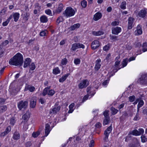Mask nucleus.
<instances>
[{
  "mask_svg": "<svg viewBox=\"0 0 147 147\" xmlns=\"http://www.w3.org/2000/svg\"><path fill=\"white\" fill-rule=\"evenodd\" d=\"M74 62V63L76 65H78L80 63V60L79 59H75Z\"/></svg>",
  "mask_w": 147,
  "mask_h": 147,
  "instance_id": "nucleus-48",
  "label": "nucleus"
},
{
  "mask_svg": "<svg viewBox=\"0 0 147 147\" xmlns=\"http://www.w3.org/2000/svg\"><path fill=\"white\" fill-rule=\"evenodd\" d=\"M126 1H123L121 3V5L120 6V7L122 9H125L126 8Z\"/></svg>",
  "mask_w": 147,
  "mask_h": 147,
  "instance_id": "nucleus-28",
  "label": "nucleus"
},
{
  "mask_svg": "<svg viewBox=\"0 0 147 147\" xmlns=\"http://www.w3.org/2000/svg\"><path fill=\"white\" fill-rule=\"evenodd\" d=\"M26 147H30L31 145V143L30 142H27L26 144Z\"/></svg>",
  "mask_w": 147,
  "mask_h": 147,
  "instance_id": "nucleus-62",
  "label": "nucleus"
},
{
  "mask_svg": "<svg viewBox=\"0 0 147 147\" xmlns=\"http://www.w3.org/2000/svg\"><path fill=\"white\" fill-rule=\"evenodd\" d=\"M31 61V60L30 58H26L24 62V67L26 68L29 65Z\"/></svg>",
  "mask_w": 147,
  "mask_h": 147,
  "instance_id": "nucleus-18",
  "label": "nucleus"
},
{
  "mask_svg": "<svg viewBox=\"0 0 147 147\" xmlns=\"http://www.w3.org/2000/svg\"><path fill=\"white\" fill-rule=\"evenodd\" d=\"M88 95H85L83 98V100L84 101L85 100L88 99Z\"/></svg>",
  "mask_w": 147,
  "mask_h": 147,
  "instance_id": "nucleus-63",
  "label": "nucleus"
},
{
  "mask_svg": "<svg viewBox=\"0 0 147 147\" xmlns=\"http://www.w3.org/2000/svg\"><path fill=\"white\" fill-rule=\"evenodd\" d=\"M45 13L47 14L48 15H51V10L48 9V10H46L45 11Z\"/></svg>",
  "mask_w": 147,
  "mask_h": 147,
  "instance_id": "nucleus-58",
  "label": "nucleus"
},
{
  "mask_svg": "<svg viewBox=\"0 0 147 147\" xmlns=\"http://www.w3.org/2000/svg\"><path fill=\"white\" fill-rule=\"evenodd\" d=\"M108 111H105L103 113V115L105 118H110L108 114Z\"/></svg>",
  "mask_w": 147,
  "mask_h": 147,
  "instance_id": "nucleus-50",
  "label": "nucleus"
},
{
  "mask_svg": "<svg viewBox=\"0 0 147 147\" xmlns=\"http://www.w3.org/2000/svg\"><path fill=\"white\" fill-rule=\"evenodd\" d=\"M60 71L59 70V68L58 67H55L54 68L53 70V73L54 74L56 75L60 73Z\"/></svg>",
  "mask_w": 147,
  "mask_h": 147,
  "instance_id": "nucleus-27",
  "label": "nucleus"
},
{
  "mask_svg": "<svg viewBox=\"0 0 147 147\" xmlns=\"http://www.w3.org/2000/svg\"><path fill=\"white\" fill-rule=\"evenodd\" d=\"M69 75V74L68 73L65 74L63 76L60 78L59 79V81L60 82H63L67 78L68 76Z\"/></svg>",
  "mask_w": 147,
  "mask_h": 147,
  "instance_id": "nucleus-23",
  "label": "nucleus"
},
{
  "mask_svg": "<svg viewBox=\"0 0 147 147\" xmlns=\"http://www.w3.org/2000/svg\"><path fill=\"white\" fill-rule=\"evenodd\" d=\"M80 26V25L79 24H74L73 26H72L71 27V30H74L76 28H78Z\"/></svg>",
  "mask_w": 147,
  "mask_h": 147,
  "instance_id": "nucleus-30",
  "label": "nucleus"
},
{
  "mask_svg": "<svg viewBox=\"0 0 147 147\" xmlns=\"http://www.w3.org/2000/svg\"><path fill=\"white\" fill-rule=\"evenodd\" d=\"M134 18L129 17L128 18V22L127 24V28L128 29L130 30L133 27L132 24L134 21Z\"/></svg>",
  "mask_w": 147,
  "mask_h": 147,
  "instance_id": "nucleus-9",
  "label": "nucleus"
},
{
  "mask_svg": "<svg viewBox=\"0 0 147 147\" xmlns=\"http://www.w3.org/2000/svg\"><path fill=\"white\" fill-rule=\"evenodd\" d=\"M50 125L48 123L45 125V136H47L49 134L50 130Z\"/></svg>",
  "mask_w": 147,
  "mask_h": 147,
  "instance_id": "nucleus-19",
  "label": "nucleus"
},
{
  "mask_svg": "<svg viewBox=\"0 0 147 147\" xmlns=\"http://www.w3.org/2000/svg\"><path fill=\"white\" fill-rule=\"evenodd\" d=\"M143 112L144 114L147 115V108H145L143 110Z\"/></svg>",
  "mask_w": 147,
  "mask_h": 147,
  "instance_id": "nucleus-64",
  "label": "nucleus"
},
{
  "mask_svg": "<svg viewBox=\"0 0 147 147\" xmlns=\"http://www.w3.org/2000/svg\"><path fill=\"white\" fill-rule=\"evenodd\" d=\"M138 82L141 84L147 85V77L145 75H142L138 80Z\"/></svg>",
  "mask_w": 147,
  "mask_h": 147,
  "instance_id": "nucleus-6",
  "label": "nucleus"
},
{
  "mask_svg": "<svg viewBox=\"0 0 147 147\" xmlns=\"http://www.w3.org/2000/svg\"><path fill=\"white\" fill-rule=\"evenodd\" d=\"M95 127L97 128H100L101 127V124L100 122H98L95 125Z\"/></svg>",
  "mask_w": 147,
  "mask_h": 147,
  "instance_id": "nucleus-57",
  "label": "nucleus"
},
{
  "mask_svg": "<svg viewBox=\"0 0 147 147\" xmlns=\"http://www.w3.org/2000/svg\"><path fill=\"white\" fill-rule=\"evenodd\" d=\"M29 68L30 70H34L36 68L34 63H32L31 65H29Z\"/></svg>",
  "mask_w": 147,
  "mask_h": 147,
  "instance_id": "nucleus-39",
  "label": "nucleus"
},
{
  "mask_svg": "<svg viewBox=\"0 0 147 147\" xmlns=\"http://www.w3.org/2000/svg\"><path fill=\"white\" fill-rule=\"evenodd\" d=\"M7 133L5 131H4L1 133L0 136L1 137H3L7 134Z\"/></svg>",
  "mask_w": 147,
  "mask_h": 147,
  "instance_id": "nucleus-60",
  "label": "nucleus"
},
{
  "mask_svg": "<svg viewBox=\"0 0 147 147\" xmlns=\"http://www.w3.org/2000/svg\"><path fill=\"white\" fill-rule=\"evenodd\" d=\"M100 45L99 42L97 40H94L93 41L91 44V47L93 50H95L98 48Z\"/></svg>",
  "mask_w": 147,
  "mask_h": 147,
  "instance_id": "nucleus-11",
  "label": "nucleus"
},
{
  "mask_svg": "<svg viewBox=\"0 0 147 147\" xmlns=\"http://www.w3.org/2000/svg\"><path fill=\"white\" fill-rule=\"evenodd\" d=\"M104 33L103 32L101 31H93L92 32V34L96 36H99L103 35Z\"/></svg>",
  "mask_w": 147,
  "mask_h": 147,
  "instance_id": "nucleus-22",
  "label": "nucleus"
},
{
  "mask_svg": "<svg viewBox=\"0 0 147 147\" xmlns=\"http://www.w3.org/2000/svg\"><path fill=\"white\" fill-rule=\"evenodd\" d=\"M141 138L142 142L144 143L147 141V138L144 135H142L141 137Z\"/></svg>",
  "mask_w": 147,
  "mask_h": 147,
  "instance_id": "nucleus-36",
  "label": "nucleus"
},
{
  "mask_svg": "<svg viewBox=\"0 0 147 147\" xmlns=\"http://www.w3.org/2000/svg\"><path fill=\"white\" fill-rule=\"evenodd\" d=\"M36 97L35 96L32 97L30 100V106L32 108H34L35 107L36 104Z\"/></svg>",
  "mask_w": 147,
  "mask_h": 147,
  "instance_id": "nucleus-12",
  "label": "nucleus"
},
{
  "mask_svg": "<svg viewBox=\"0 0 147 147\" xmlns=\"http://www.w3.org/2000/svg\"><path fill=\"white\" fill-rule=\"evenodd\" d=\"M94 145V141L92 140H91L89 144V147H93Z\"/></svg>",
  "mask_w": 147,
  "mask_h": 147,
  "instance_id": "nucleus-54",
  "label": "nucleus"
},
{
  "mask_svg": "<svg viewBox=\"0 0 147 147\" xmlns=\"http://www.w3.org/2000/svg\"><path fill=\"white\" fill-rule=\"evenodd\" d=\"M101 60L100 59H98L96 61V63L95 67V69L96 70L98 71L100 68L101 66L100 63Z\"/></svg>",
  "mask_w": 147,
  "mask_h": 147,
  "instance_id": "nucleus-17",
  "label": "nucleus"
},
{
  "mask_svg": "<svg viewBox=\"0 0 147 147\" xmlns=\"http://www.w3.org/2000/svg\"><path fill=\"white\" fill-rule=\"evenodd\" d=\"M10 123L11 124L13 125H14L15 123V119L13 118H11L10 120Z\"/></svg>",
  "mask_w": 147,
  "mask_h": 147,
  "instance_id": "nucleus-56",
  "label": "nucleus"
},
{
  "mask_svg": "<svg viewBox=\"0 0 147 147\" xmlns=\"http://www.w3.org/2000/svg\"><path fill=\"white\" fill-rule=\"evenodd\" d=\"M13 18L14 21L16 22L19 18L20 14L18 13L17 12L13 13Z\"/></svg>",
  "mask_w": 147,
  "mask_h": 147,
  "instance_id": "nucleus-20",
  "label": "nucleus"
},
{
  "mask_svg": "<svg viewBox=\"0 0 147 147\" xmlns=\"http://www.w3.org/2000/svg\"><path fill=\"white\" fill-rule=\"evenodd\" d=\"M77 49H78L76 43H75L72 45L71 49L73 51H75Z\"/></svg>",
  "mask_w": 147,
  "mask_h": 147,
  "instance_id": "nucleus-41",
  "label": "nucleus"
},
{
  "mask_svg": "<svg viewBox=\"0 0 147 147\" xmlns=\"http://www.w3.org/2000/svg\"><path fill=\"white\" fill-rule=\"evenodd\" d=\"M78 49L82 48L84 49L85 47L84 46L83 44L79 43H76Z\"/></svg>",
  "mask_w": 147,
  "mask_h": 147,
  "instance_id": "nucleus-44",
  "label": "nucleus"
},
{
  "mask_svg": "<svg viewBox=\"0 0 147 147\" xmlns=\"http://www.w3.org/2000/svg\"><path fill=\"white\" fill-rule=\"evenodd\" d=\"M67 62V59L66 58H65L62 59L61 61V64L63 65H65Z\"/></svg>",
  "mask_w": 147,
  "mask_h": 147,
  "instance_id": "nucleus-47",
  "label": "nucleus"
},
{
  "mask_svg": "<svg viewBox=\"0 0 147 147\" xmlns=\"http://www.w3.org/2000/svg\"><path fill=\"white\" fill-rule=\"evenodd\" d=\"M40 134V132L39 131L34 132L32 134V136L34 138H36Z\"/></svg>",
  "mask_w": 147,
  "mask_h": 147,
  "instance_id": "nucleus-43",
  "label": "nucleus"
},
{
  "mask_svg": "<svg viewBox=\"0 0 147 147\" xmlns=\"http://www.w3.org/2000/svg\"><path fill=\"white\" fill-rule=\"evenodd\" d=\"M112 130V127L111 125L108 127L104 131V134L105 136V137L104 138L105 140H106L108 139L109 135L110 133L111 132Z\"/></svg>",
  "mask_w": 147,
  "mask_h": 147,
  "instance_id": "nucleus-7",
  "label": "nucleus"
},
{
  "mask_svg": "<svg viewBox=\"0 0 147 147\" xmlns=\"http://www.w3.org/2000/svg\"><path fill=\"white\" fill-rule=\"evenodd\" d=\"M128 59L127 58L124 59L122 61V67H123L126 66L127 64L128 61Z\"/></svg>",
  "mask_w": 147,
  "mask_h": 147,
  "instance_id": "nucleus-31",
  "label": "nucleus"
},
{
  "mask_svg": "<svg viewBox=\"0 0 147 147\" xmlns=\"http://www.w3.org/2000/svg\"><path fill=\"white\" fill-rule=\"evenodd\" d=\"M4 46H6L9 43V41L7 40L5 41L2 43Z\"/></svg>",
  "mask_w": 147,
  "mask_h": 147,
  "instance_id": "nucleus-61",
  "label": "nucleus"
},
{
  "mask_svg": "<svg viewBox=\"0 0 147 147\" xmlns=\"http://www.w3.org/2000/svg\"><path fill=\"white\" fill-rule=\"evenodd\" d=\"M50 86L45 88L43 90L42 93V95L45 96L47 94L49 96H53L54 94L55 91L53 90L50 89Z\"/></svg>",
  "mask_w": 147,
  "mask_h": 147,
  "instance_id": "nucleus-3",
  "label": "nucleus"
},
{
  "mask_svg": "<svg viewBox=\"0 0 147 147\" xmlns=\"http://www.w3.org/2000/svg\"><path fill=\"white\" fill-rule=\"evenodd\" d=\"M102 16V14L99 12H98L94 15L93 19L94 20L97 21L100 19Z\"/></svg>",
  "mask_w": 147,
  "mask_h": 147,
  "instance_id": "nucleus-16",
  "label": "nucleus"
},
{
  "mask_svg": "<svg viewBox=\"0 0 147 147\" xmlns=\"http://www.w3.org/2000/svg\"><path fill=\"white\" fill-rule=\"evenodd\" d=\"M40 22L42 23H46L48 21V18L45 16H42L40 18Z\"/></svg>",
  "mask_w": 147,
  "mask_h": 147,
  "instance_id": "nucleus-24",
  "label": "nucleus"
},
{
  "mask_svg": "<svg viewBox=\"0 0 147 147\" xmlns=\"http://www.w3.org/2000/svg\"><path fill=\"white\" fill-rule=\"evenodd\" d=\"M7 107L6 105L0 107V114L5 112L7 110Z\"/></svg>",
  "mask_w": 147,
  "mask_h": 147,
  "instance_id": "nucleus-26",
  "label": "nucleus"
},
{
  "mask_svg": "<svg viewBox=\"0 0 147 147\" xmlns=\"http://www.w3.org/2000/svg\"><path fill=\"white\" fill-rule=\"evenodd\" d=\"M87 2L85 0H83L81 2V5L83 8H85L87 6Z\"/></svg>",
  "mask_w": 147,
  "mask_h": 147,
  "instance_id": "nucleus-38",
  "label": "nucleus"
},
{
  "mask_svg": "<svg viewBox=\"0 0 147 147\" xmlns=\"http://www.w3.org/2000/svg\"><path fill=\"white\" fill-rule=\"evenodd\" d=\"M63 21V18L62 16L59 17L57 19L56 22L57 24H58L61 22H62Z\"/></svg>",
  "mask_w": 147,
  "mask_h": 147,
  "instance_id": "nucleus-33",
  "label": "nucleus"
},
{
  "mask_svg": "<svg viewBox=\"0 0 147 147\" xmlns=\"http://www.w3.org/2000/svg\"><path fill=\"white\" fill-rule=\"evenodd\" d=\"M39 102L42 104H45L46 103V100L45 98H40L39 100Z\"/></svg>",
  "mask_w": 147,
  "mask_h": 147,
  "instance_id": "nucleus-45",
  "label": "nucleus"
},
{
  "mask_svg": "<svg viewBox=\"0 0 147 147\" xmlns=\"http://www.w3.org/2000/svg\"><path fill=\"white\" fill-rule=\"evenodd\" d=\"M63 5L61 3L59 4L58 7L57 9V12L58 13H59L61 12L63 10Z\"/></svg>",
  "mask_w": 147,
  "mask_h": 147,
  "instance_id": "nucleus-25",
  "label": "nucleus"
},
{
  "mask_svg": "<svg viewBox=\"0 0 147 147\" xmlns=\"http://www.w3.org/2000/svg\"><path fill=\"white\" fill-rule=\"evenodd\" d=\"M142 33V31L141 27L140 25H138L137 27L136 30L134 32L135 35L138 36L141 34Z\"/></svg>",
  "mask_w": 147,
  "mask_h": 147,
  "instance_id": "nucleus-13",
  "label": "nucleus"
},
{
  "mask_svg": "<svg viewBox=\"0 0 147 147\" xmlns=\"http://www.w3.org/2000/svg\"><path fill=\"white\" fill-rule=\"evenodd\" d=\"M121 31V28L117 26L112 28V33L113 34L117 35Z\"/></svg>",
  "mask_w": 147,
  "mask_h": 147,
  "instance_id": "nucleus-10",
  "label": "nucleus"
},
{
  "mask_svg": "<svg viewBox=\"0 0 147 147\" xmlns=\"http://www.w3.org/2000/svg\"><path fill=\"white\" fill-rule=\"evenodd\" d=\"M11 130V127L10 126H8L6 129L5 131L7 134Z\"/></svg>",
  "mask_w": 147,
  "mask_h": 147,
  "instance_id": "nucleus-52",
  "label": "nucleus"
},
{
  "mask_svg": "<svg viewBox=\"0 0 147 147\" xmlns=\"http://www.w3.org/2000/svg\"><path fill=\"white\" fill-rule=\"evenodd\" d=\"M23 58L22 55L18 53L10 59L9 63L11 65L21 66L23 63Z\"/></svg>",
  "mask_w": 147,
  "mask_h": 147,
  "instance_id": "nucleus-1",
  "label": "nucleus"
},
{
  "mask_svg": "<svg viewBox=\"0 0 147 147\" xmlns=\"http://www.w3.org/2000/svg\"><path fill=\"white\" fill-rule=\"evenodd\" d=\"M110 45L109 44H108L103 47V50L105 51L109 50L110 48Z\"/></svg>",
  "mask_w": 147,
  "mask_h": 147,
  "instance_id": "nucleus-35",
  "label": "nucleus"
},
{
  "mask_svg": "<svg viewBox=\"0 0 147 147\" xmlns=\"http://www.w3.org/2000/svg\"><path fill=\"white\" fill-rule=\"evenodd\" d=\"M20 135L19 133L17 131H16L13 134V138L14 140H17L20 139Z\"/></svg>",
  "mask_w": 147,
  "mask_h": 147,
  "instance_id": "nucleus-21",
  "label": "nucleus"
},
{
  "mask_svg": "<svg viewBox=\"0 0 147 147\" xmlns=\"http://www.w3.org/2000/svg\"><path fill=\"white\" fill-rule=\"evenodd\" d=\"M110 118H105L103 120V125H105L108 124L110 122Z\"/></svg>",
  "mask_w": 147,
  "mask_h": 147,
  "instance_id": "nucleus-32",
  "label": "nucleus"
},
{
  "mask_svg": "<svg viewBox=\"0 0 147 147\" xmlns=\"http://www.w3.org/2000/svg\"><path fill=\"white\" fill-rule=\"evenodd\" d=\"M142 51L143 52H145L147 51V43L145 42L143 44Z\"/></svg>",
  "mask_w": 147,
  "mask_h": 147,
  "instance_id": "nucleus-34",
  "label": "nucleus"
},
{
  "mask_svg": "<svg viewBox=\"0 0 147 147\" xmlns=\"http://www.w3.org/2000/svg\"><path fill=\"white\" fill-rule=\"evenodd\" d=\"M28 101L26 100H21L18 103V107L19 110L22 109H25L28 106Z\"/></svg>",
  "mask_w": 147,
  "mask_h": 147,
  "instance_id": "nucleus-4",
  "label": "nucleus"
},
{
  "mask_svg": "<svg viewBox=\"0 0 147 147\" xmlns=\"http://www.w3.org/2000/svg\"><path fill=\"white\" fill-rule=\"evenodd\" d=\"M119 24V22H118L117 21H114L113 22L111 23V25L112 26H115L118 25Z\"/></svg>",
  "mask_w": 147,
  "mask_h": 147,
  "instance_id": "nucleus-55",
  "label": "nucleus"
},
{
  "mask_svg": "<svg viewBox=\"0 0 147 147\" xmlns=\"http://www.w3.org/2000/svg\"><path fill=\"white\" fill-rule=\"evenodd\" d=\"M60 108L61 107L60 106L55 107L54 108H53L52 110H50V114H54L56 113L59 111Z\"/></svg>",
  "mask_w": 147,
  "mask_h": 147,
  "instance_id": "nucleus-15",
  "label": "nucleus"
},
{
  "mask_svg": "<svg viewBox=\"0 0 147 147\" xmlns=\"http://www.w3.org/2000/svg\"><path fill=\"white\" fill-rule=\"evenodd\" d=\"M139 101L138 105V107H141L143 105L144 102L142 100H140V98Z\"/></svg>",
  "mask_w": 147,
  "mask_h": 147,
  "instance_id": "nucleus-40",
  "label": "nucleus"
},
{
  "mask_svg": "<svg viewBox=\"0 0 147 147\" xmlns=\"http://www.w3.org/2000/svg\"><path fill=\"white\" fill-rule=\"evenodd\" d=\"M135 98L136 97L134 95L130 96L129 97V101L130 102H133L135 100Z\"/></svg>",
  "mask_w": 147,
  "mask_h": 147,
  "instance_id": "nucleus-46",
  "label": "nucleus"
},
{
  "mask_svg": "<svg viewBox=\"0 0 147 147\" xmlns=\"http://www.w3.org/2000/svg\"><path fill=\"white\" fill-rule=\"evenodd\" d=\"M147 11L145 9H143L140 11L138 14V16L141 18H144L146 15Z\"/></svg>",
  "mask_w": 147,
  "mask_h": 147,
  "instance_id": "nucleus-14",
  "label": "nucleus"
},
{
  "mask_svg": "<svg viewBox=\"0 0 147 147\" xmlns=\"http://www.w3.org/2000/svg\"><path fill=\"white\" fill-rule=\"evenodd\" d=\"M29 117L28 115L26 113L24 115L22 116V119L26 121L28 120Z\"/></svg>",
  "mask_w": 147,
  "mask_h": 147,
  "instance_id": "nucleus-42",
  "label": "nucleus"
},
{
  "mask_svg": "<svg viewBox=\"0 0 147 147\" xmlns=\"http://www.w3.org/2000/svg\"><path fill=\"white\" fill-rule=\"evenodd\" d=\"M110 39L111 40H117V36L115 35H110Z\"/></svg>",
  "mask_w": 147,
  "mask_h": 147,
  "instance_id": "nucleus-53",
  "label": "nucleus"
},
{
  "mask_svg": "<svg viewBox=\"0 0 147 147\" xmlns=\"http://www.w3.org/2000/svg\"><path fill=\"white\" fill-rule=\"evenodd\" d=\"M75 13L74 10L71 7L66 8L63 13V16L66 18H68L74 15Z\"/></svg>",
  "mask_w": 147,
  "mask_h": 147,
  "instance_id": "nucleus-2",
  "label": "nucleus"
},
{
  "mask_svg": "<svg viewBox=\"0 0 147 147\" xmlns=\"http://www.w3.org/2000/svg\"><path fill=\"white\" fill-rule=\"evenodd\" d=\"M48 31L47 30H44L41 32L40 33V36H44L46 35Z\"/></svg>",
  "mask_w": 147,
  "mask_h": 147,
  "instance_id": "nucleus-37",
  "label": "nucleus"
},
{
  "mask_svg": "<svg viewBox=\"0 0 147 147\" xmlns=\"http://www.w3.org/2000/svg\"><path fill=\"white\" fill-rule=\"evenodd\" d=\"M24 19L27 21L28 20L29 17V14L27 13H26L24 14Z\"/></svg>",
  "mask_w": 147,
  "mask_h": 147,
  "instance_id": "nucleus-49",
  "label": "nucleus"
},
{
  "mask_svg": "<svg viewBox=\"0 0 147 147\" xmlns=\"http://www.w3.org/2000/svg\"><path fill=\"white\" fill-rule=\"evenodd\" d=\"M111 111L113 115H115L118 112V110L112 107L111 108Z\"/></svg>",
  "mask_w": 147,
  "mask_h": 147,
  "instance_id": "nucleus-29",
  "label": "nucleus"
},
{
  "mask_svg": "<svg viewBox=\"0 0 147 147\" xmlns=\"http://www.w3.org/2000/svg\"><path fill=\"white\" fill-rule=\"evenodd\" d=\"M88 81L87 80H83L78 85V87L80 89L86 87L88 85Z\"/></svg>",
  "mask_w": 147,
  "mask_h": 147,
  "instance_id": "nucleus-8",
  "label": "nucleus"
},
{
  "mask_svg": "<svg viewBox=\"0 0 147 147\" xmlns=\"http://www.w3.org/2000/svg\"><path fill=\"white\" fill-rule=\"evenodd\" d=\"M28 89L31 92H33L34 91L35 88L34 86H29L28 87Z\"/></svg>",
  "mask_w": 147,
  "mask_h": 147,
  "instance_id": "nucleus-51",
  "label": "nucleus"
},
{
  "mask_svg": "<svg viewBox=\"0 0 147 147\" xmlns=\"http://www.w3.org/2000/svg\"><path fill=\"white\" fill-rule=\"evenodd\" d=\"M144 132V131L143 129L140 128L138 129V130L136 129L133 130L131 132L130 134L133 135L138 136L143 134Z\"/></svg>",
  "mask_w": 147,
  "mask_h": 147,
  "instance_id": "nucleus-5",
  "label": "nucleus"
},
{
  "mask_svg": "<svg viewBox=\"0 0 147 147\" xmlns=\"http://www.w3.org/2000/svg\"><path fill=\"white\" fill-rule=\"evenodd\" d=\"M9 22V20H7L5 22H3L2 25L3 26H6L7 25Z\"/></svg>",
  "mask_w": 147,
  "mask_h": 147,
  "instance_id": "nucleus-59",
  "label": "nucleus"
}]
</instances>
